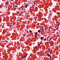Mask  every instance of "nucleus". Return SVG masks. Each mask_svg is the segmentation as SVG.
I'll list each match as a JSON object with an SVG mask.
<instances>
[{"label":"nucleus","mask_w":60,"mask_h":60,"mask_svg":"<svg viewBox=\"0 0 60 60\" xmlns=\"http://www.w3.org/2000/svg\"><path fill=\"white\" fill-rule=\"evenodd\" d=\"M30 4V3H29L28 4H26L25 6H24L25 8H26L27 7L28 5Z\"/></svg>","instance_id":"obj_1"},{"label":"nucleus","mask_w":60,"mask_h":60,"mask_svg":"<svg viewBox=\"0 0 60 60\" xmlns=\"http://www.w3.org/2000/svg\"><path fill=\"white\" fill-rule=\"evenodd\" d=\"M47 56H48L50 58H51V57L50 56L51 55H49V54H47Z\"/></svg>","instance_id":"obj_2"},{"label":"nucleus","mask_w":60,"mask_h":60,"mask_svg":"<svg viewBox=\"0 0 60 60\" xmlns=\"http://www.w3.org/2000/svg\"><path fill=\"white\" fill-rule=\"evenodd\" d=\"M37 54L38 55H40V52H37Z\"/></svg>","instance_id":"obj_3"},{"label":"nucleus","mask_w":60,"mask_h":60,"mask_svg":"<svg viewBox=\"0 0 60 60\" xmlns=\"http://www.w3.org/2000/svg\"><path fill=\"white\" fill-rule=\"evenodd\" d=\"M5 5H6V4H4L2 6H3V7H4V6H5Z\"/></svg>","instance_id":"obj_4"},{"label":"nucleus","mask_w":60,"mask_h":60,"mask_svg":"<svg viewBox=\"0 0 60 60\" xmlns=\"http://www.w3.org/2000/svg\"><path fill=\"white\" fill-rule=\"evenodd\" d=\"M26 56H27V54H26V55L24 56L22 58V59H23V58H24V57H26Z\"/></svg>","instance_id":"obj_5"},{"label":"nucleus","mask_w":60,"mask_h":60,"mask_svg":"<svg viewBox=\"0 0 60 60\" xmlns=\"http://www.w3.org/2000/svg\"><path fill=\"white\" fill-rule=\"evenodd\" d=\"M35 34L36 35H37V34H38L37 32L35 33Z\"/></svg>","instance_id":"obj_6"},{"label":"nucleus","mask_w":60,"mask_h":60,"mask_svg":"<svg viewBox=\"0 0 60 60\" xmlns=\"http://www.w3.org/2000/svg\"><path fill=\"white\" fill-rule=\"evenodd\" d=\"M40 38L41 40H42L43 39V37H41Z\"/></svg>","instance_id":"obj_7"},{"label":"nucleus","mask_w":60,"mask_h":60,"mask_svg":"<svg viewBox=\"0 0 60 60\" xmlns=\"http://www.w3.org/2000/svg\"><path fill=\"white\" fill-rule=\"evenodd\" d=\"M41 28L42 29V30L43 29V26H42L41 27Z\"/></svg>","instance_id":"obj_8"},{"label":"nucleus","mask_w":60,"mask_h":60,"mask_svg":"<svg viewBox=\"0 0 60 60\" xmlns=\"http://www.w3.org/2000/svg\"><path fill=\"white\" fill-rule=\"evenodd\" d=\"M40 31H41L40 30H39L38 31V33H39V32H40Z\"/></svg>","instance_id":"obj_9"},{"label":"nucleus","mask_w":60,"mask_h":60,"mask_svg":"<svg viewBox=\"0 0 60 60\" xmlns=\"http://www.w3.org/2000/svg\"><path fill=\"white\" fill-rule=\"evenodd\" d=\"M32 31H31V30H30V33H32Z\"/></svg>","instance_id":"obj_10"},{"label":"nucleus","mask_w":60,"mask_h":60,"mask_svg":"<svg viewBox=\"0 0 60 60\" xmlns=\"http://www.w3.org/2000/svg\"><path fill=\"white\" fill-rule=\"evenodd\" d=\"M58 27H57V28H56V30L58 29Z\"/></svg>","instance_id":"obj_11"},{"label":"nucleus","mask_w":60,"mask_h":60,"mask_svg":"<svg viewBox=\"0 0 60 60\" xmlns=\"http://www.w3.org/2000/svg\"><path fill=\"white\" fill-rule=\"evenodd\" d=\"M41 42L40 43H39V45H40V44H41Z\"/></svg>","instance_id":"obj_12"},{"label":"nucleus","mask_w":60,"mask_h":60,"mask_svg":"<svg viewBox=\"0 0 60 60\" xmlns=\"http://www.w3.org/2000/svg\"><path fill=\"white\" fill-rule=\"evenodd\" d=\"M7 5H8L9 4L8 2V3H7Z\"/></svg>","instance_id":"obj_13"},{"label":"nucleus","mask_w":60,"mask_h":60,"mask_svg":"<svg viewBox=\"0 0 60 60\" xmlns=\"http://www.w3.org/2000/svg\"><path fill=\"white\" fill-rule=\"evenodd\" d=\"M53 38H54V37H52V38H51L50 39L51 40L52 39H53Z\"/></svg>","instance_id":"obj_14"},{"label":"nucleus","mask_w":60,"mask_h":60,"mask_svg":"<svg viewBox=\"0 0 60 60\" xmlns=\"http://www.w3.org/2000/svg\"><path fill=\"white\" fill-rule=\"evenodd\" d=\"M44 41H46V39H45L44 40Z\"/></svg>","instance_id":"obj_15"},{"label":"nucleus","mask_w":60,"mask_h":60,"mask_svg":"<svg viewBox=\"0 0 60 60\" xmlns=\"http://www.w3.org/2000/svg\"><path fill=\"white\" fill-rule=\"evenodd\" d=\"M50 48L49 49V51H50Z\"/></svg>","instance_id":"obj_16"},{"label":"nucleus","mask_w":60,"mask_h":60,"mask_svg":"<svg viewBox=\"0 0 60 60\" xmlns=\"http://www.w3.org/2000/svg\"><path fill=\"white\" fill-rule=\"evenodd\" d=\"M15 7H18V6H15Z\"/></svg>","instance_id":"obj_17"},{"label":"nucleus","mask_w":60,"mask_h":60,"mask_svg":"<svg viewBox=\"0 0 60 60\" xmlns=\"http://www.w3.org/2000/svg\"><path fill=\"white\" fill-rule=\"evenodd\" d=\"M37 37V36H36V35L35 36V37Z\"/></svg>","instance_id":"obj_18"},{"label":"nucleus","mask_w":60,"mask_h":60,"mask_svg":"<svg viewBox=\"0 0 60 60\" xmlns=\"http://www.w3.org/2000/svg\"><path fill=\"white\" fill-rule=\"evenodd\" d=\"M59 26V24H58L57 27H58V26Z\"/></svg>","instance_id":"obj_19"},{"label":"nucleus","mask_w":60,"mask_h":60,"mask_svg":"<svg viewBox=\"0 0 60 60\" xmlns=\"http://www.w3.org/2000/svg\"><path fill=\"white\" fill-rule=\"evenodd\" d=\"M20 13V12H19L18 13V14H19V13Z\"/></svg>","instance_id":"obj_20"},{"label":"nucleus","mask_w":60,"mask_h":60,"mask_svg":"<svg viewBox=\"0 0 60 60\" xmlns=\"http://www.w3.org/2000/svg\"><path fill=\"white\" fill-rule=\"evenodd\" d=\"M52 45H54V44H52Z\"/></svg>","instance_id":"obj_21"},{"label":"nucleus","mask_w":60,"mask_h":60,"mask_svg":"<svg viewBox=\"0 0 60 60\" xmlns=\"http://www.w3.org/2000/svg\"><path fill=\"white\" fill-rule=\"evenodd\" d=\"M59 24H60V23H59V22L58 23V25H59Z\"/></svg>","instance_id":"obj_22"},{"label":"nucleus","mask_w":60,"mask_h":60,"mask_svg":"<svg viewBox=\"0 0 60 60\" xmlns=\"http://www.w3.org/2000/svg\"><path fill=\"white\" fill-rule=\"evenodd\" d=\"M50 40H51L50 39V40H49V41H50Z\"/></svg>","instance_id":"obj_23"},{"label":"nucleus","mask_w":60,"mask_h":60,"mask_svg":"<svg viewBox=\"0 0 60 60\" xmlns=\"http://www.w3.org/2000/svg\"><path fill=\"white\" fill-rule=\"evenodd\" d=\"M38 17H40V15H38Z\"/></svg>","instance_id":"obj_24"},{"label":"nucleus","mask_w":60,"mask_h":60,"mask_svg":"<svg viewBox=\"0 0 60 60\" xmlns=\"http://www.w3.org/2000/svg\"><path fill=\"white\" fill-rule=\"evenodd\" d=\"M38 46H37V47H38Z\"/></svg>","instance_id":"obj_25"}]
</instances>
